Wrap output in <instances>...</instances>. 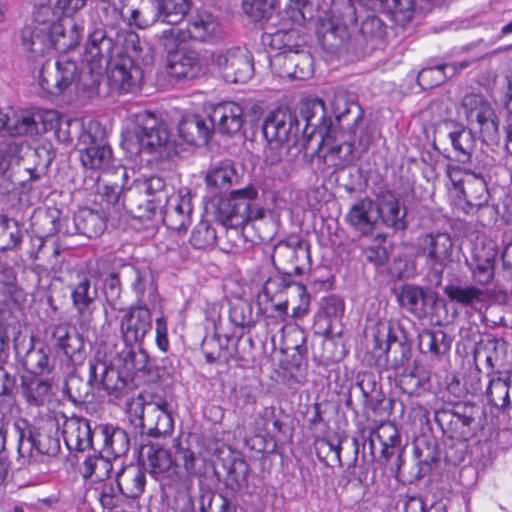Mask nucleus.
I'll use <instances>...</instances> for the list:
<instances>
[{
	"label": "nucleus",
	"mask_w": 512,
	"mask_h": 512,
	"mask_svg": "<svg viewBox=\"0 0 512 512\" xmlns=\"http://www.w3.org/2000/svg\"><path fill=\"white\" fill-rule=\"evenodd\" d=\"M123 274L128 276L132 291L136 295V306L148 308H157L160 306V295L158 286L152 272L148 268H138L128 263L123 270Z\"/></svg>",
	"instance_id": "a878e982"
},
{
	"label": "nucleus",
	"mask_w": 512,
	"mask_h": 512,
	"mask_svg": "<svg viewBox=\"0 0 512 512\" xmlns=\"http://www.w3.org/2000/svg\"><path fill=\"white\" fill-rule=\"evenodd\" d=\"M399 387L409 396H420L430 388L429 377L419 370L402 373L399 377Z\"/></svg>",
	"instance_id": "69168bd1"
},
{
	"label": "nucleus",
	"mask_w": 512,
	"mask_h": 512,
	"mask_svg": "<svg viewBox=\"0 0 512 512\" xmlns=\"http://www.w3.org/2000/svg\"><path fill=\"white\" fill-rule=\"evenodd\" d=\"M108 217L104 211L82 208L74 214L72 227L67 224L65 230L58 228L57 232L68 235L80 234L88 238H96L105 231Z\"/></svg>",
	"instance_id": "2f4dec72"
},
{
	"label": "nucleus",
	"mask_w": 512,
	"mask_h": 512,
	"mask_svg": "<svg viewBox=\"0 0 512 512\" xmlns=\"http://www.w3.org/2000/svg\"><path fill=\"white\" fill-rule=\"evenodd\" d=\"M331 106L340 127H365L363 124L364 112L354 93L344 88L335 89Z\"/></svg>",
	"instance_id": "c85d7f7f"
},
{
	"label": "nucleus",
	"mask_w": 512,
	"mask_h": 512,
	"mask_svg": "<svg viewBox=\"0 0 512 512\" xmlns=\"http://www.w3.org/2000/svg\"><path fill=\"white\" fill-rule=\"evenodd\" d=\"M387 25L376 15H366L360 23L359 35L361 36L365 51H373L386 44L388 35Z\"/></svg>",
	"instance_id": "8fccbe9b"
},
{
	"label": "nucleus",
	"mask_w": 512,
	"mask_h": 512,
	"mask_svg": "<svg viewBox=\"0 0 512 512\" xmlns=\"http://www.w3.org/2000/svg\"><path fill=\"white\" fill-rule=\"evenodd\" d=\"M114 362V365L108 364L117 369L120 375L127 379L130 383V391L133 388L132 375L146 369L148 354L141 345L124 343L123 349L117 353Z\"/></svg>",
	"instance_id": "f704fd0d"
},
{
	"label": "nucleus",
	"mask_w": 512,
	"mask_h": 512,
	"mask_svg": "<svg viewBox=\"0 0 512 512\" xmlns=\"http://www.w3.org/2000/svg\"><path fill=\"white\" fill-rule=\"evenodd\" d=\"M22 150L23 146L12 139L0 140V173L4 178L12 177L9 174L10 167L13 164H19Z\"/></svg>",
	"instance_id": "0e129e2a"
},
{
	"label": "nucleus",
	"mask_w": 512,
	"mask_h": 512,
	"mask_svg": "<svg viewBox=\"0 0 512 512\" xmlns=\"http://www.w3.org/2000/svg\"><path fill=\"white\" fill-rule=\"evenodd\" d=\"M418 346L421 353L438 358L450 350L451 339L443 330L424 329L418 335Z\"/></svg>",
	"instance_id": "864d4df0"
},
{
	"label": "nucleus",
	"mask_w": 512,
	"mask_h": 512,
	"mask_svg": "<svg viewBox=\"0 0 512 512\" xmlns=\"http://www.w3.org/2000/svg\"><path fill=\"white\" fill-rule=\"evenodd\" d=\"M52 385L50 381L30 378L23 380L22 390L26 401L30 405L42 406L51 394Z\"/></svg>",
	"instance_id": "e2e57ef3"
},
{
	"label": "nucleus",
	"mask_w": 512,
	"mask_h": 512,
	"mask_svg": "<svg viewBox=\"0 0 512 512\" xmlns=\"http://www.w3.org/2000/svg\"><path fill=\"white\" fill-rule=\"evenodd\" d=\"M53 345L62 351L71 361L83 358L84 341L76 328L68 323H59L50 327Z\"/></svg>",
	"instance_id": "c9c22d12"
},
{
	"label": "nucleus",
	"mask_w": 512,
	"mask_h": 512,
	"mask_svg": "<svg viewBox=\"0 0 512 512\" xmlns=\"http://www.w3.org/2000/svg\"><path fill=\"white\" fill-rule=\"evenodd\" d=\"M290 26L291 24L284 23L283 28L274 32L266 31L262 36L263 44L270 47L274 53L306 49L305 37Z\"/></svg>",
	"instance_id": "ea45409f"
},
{
	"label": "nucleus",
	"mask_w": 512,
	"mask_h": 512,
	"mask_svg": "<svg viewBox=\"0 0 512 512\" xmlns=\"http://www.w3.org/2000/svg\"><path fill=\"white\" fill-rule=\"evenodd\" d=\"M123 206L138 219L150 220L159 213V206H156L150 198L143 193L133 191L131 186L122 196Z\"/></svg>",
	"instance_id": "603ef678"
},
{
	"label": "nucleus",
	"mask_w": 512,
	"mask_h": 512,
	"mask_svg": "<svg viewBox=\"0 0 512 512\" xmlns=\"http://www.w3.org/2000/svg\"><path fill=\"white\" fill-rule=\"evenodd\" d=\"M478 413L479 408L475 404L460 402L452 408L436 410L434 420L448 438L464 442L475 433L473 425Z\"/></svg>",
	"instance_id": "9b49d317"
},
{
	"label": "nucleus",
	"mask_w": 512,
	"mask_h": 512,
	"mask_svg": "<svg viewBox=\"0 0 512 512\" xmlns=\"http://www.w3.org/2000/svg\"><path fill=\"white\" fill-rule=\"evenodd\" d=\"M188 38L198 41H214L222 36V26L216 16L203 11L193 15L186 29Z\"/></svg>",
	"instance_id": "37998d69"
},
{
	"label": "nucleus",
	"mask_w": 512,
	"mask_h": 512,
	"mask_svg": "<svg viewBox=\"0 0 512 512\" xmlns=\"http://www.w3.org/2000/svg\"><path fill=\"white\" fill-rule=\"evenodd\" d=\"M453 241L447 233H430L420 239L419 254L425 258L429 275L435 285H440L443 273L451 261Z\"/></svg>",
	"instance_id": "2eb2a0df"
},
{
	"label": "nucleus",
	"mask_w": 512,
	"mask_h": 512,
	"mask_svg": "<svg viewBox=\"0 0 512 512\" xmlns=\"http://www.w3.org/2000/svg\"><path fill=\"white\" fill-rule=\"evenodd\" d=\"M375 202L370 198H363L351 206L346 215L347 223L360 232L362 235H370L373 233L378 222L377 215L374 217Z\"/></svg>",
	"instance_id": "c03bdc74"
},
{
	"label": "nucleus",
	"mask_w": 512,
	"mask_h": 512,
	"mask_svg": "<svg viewBox=\"0 0 512 512\" xmlns=\"http://www.w3.org/2000/svg\"><path fill=\"white\" fill-rule=\"evenodd\" d=\"M178 133L186 143L205 145L213 133L210 118L205 119L198 115L184 118L178 125Z\"/></svg>",
	"instance_id": "49530a36"
},
{
	"label": "nucleus",
	"mask_w": 512,
	"mask_h": 512,
	"mask_svg": "<svg viewBox=\"0 0 512 512\" xmlns=\"http://www.w3.org/2000/svg\"><path fill=\"white\" fill-rule=\"evenodd\" d=\"M383 10L399 26L409 24L415 12L414 0H379Z\"/></svg>",
	"instance_id": "bf43d9fd"
},
{
	"label": "nucleus",
	"mask_w": 512,
	"mask_h": 512,
	"mask_svg": "<svg viewBox=\"0 0 512 512\" xmlns=\"http://www.w3.org/2000/svg\"><path fill=\"white\" fill-rule=\"evenodd\" d=\"M126 405L131 422L141 429L142 434L159 437L173 431L174 421L166 400L157 397L148 401L139 394Z\"/></svg>",
	"instance_id": "6e6552de"
},
{
	"label": "nucleus",
	"mask_w": 512,
	"mask_h": 512,
	"mask_svg": "<svg viewBox=\"0 0 512 512\" xmlns=\"http://www.w3.org/2000/svg\"><path fill=\"white\" fill-rule=\"evenodd\" d=\"M76 72V62L66 57L56 62L47 60L39 70V85L49 95H60L75 82Z\"/></svg>",
	"instance_id": "412c9836"
},
{
	"label": "nucleus",
	"mask_w": 512,
	"mask_h": 512,
	"mask_svg": "<svg viewBox=\"0 0 512 512\" xmlns=\"http://www.w3.org/2000/svg\"><path fill=\"white\" fill-rule=\"evenodd\" d=\"M462 108L467 122L478 124L483 143L494 145L499 142V120L489 102L481 95L471 93L465 95L462 99Z\"/></svg>",
	"instance_id": "4468645a"
},
{
	"label": "nucleus",
	"mask_w": 512,
	"mask_h": 512,
	"mask_svg": "<svg viewBox=\"0 0 512 512\" xmlns=\"http://www.w3.org/2000/svg\"><path fill=\"white\" fill-rule=\"evenodd\" d=\"M214 216L223 227L238 229L251 221L264 218L265 209L259 202L257 188L248 185L231 191L226 198H220Z\"/></svg>",
	"instance_id": "423d86ee"
},
{
	"label": "nucleus",
	"mask_w": 512,
	"mask_h": 512,
	"mask_svg": "<svg viewBox=\"0 0 512 512\" xmlns=\"http://www.w3.org/2000/svg\"><path fill=\"white\" fill-rule=\"evenodd\" d=\"M24 368L34 375H45L52 372L55 366V358L52 349L48 345H32L25 353Z\"/></svg>",
	"instance_id": "3c124183"
},
{
	"label": "nucleus",
	"mask_w": 512,
	"mask_h": 512,
	"mask_svg": "<svg viewBox=\"0 0 512 512\" xmlns=\"http://www.w3.org/2000/svg\"><path fill=\"white\" fill-rule=\"evenodd\" d=\"M345 304L342 298L330 295L321 299L319 310L315 316L314 328L316 333L332 337L340 325L344 315Z\"/></svg>",
	"instance_id": "473e14b6"
},
{
	"label": "nucleus",
	"mask_w": 512,
	"mask_h": 512,
	"mask_svg": "<svg viewBox=\"0 0 512 512\" xmlns=\"http://www.w3.org/2000/svg\"><path fill=\"white\" fill-rule=\"evenodd\" d=\"M126 266L128 263L122 260L101 258L97 260L95 269L91 271V276L97 278V283H101L105 300L113 310H122L121 279L128 281V276L123 274Z\"/></svg>",
	"instance_id": "a211bd4d"
},
{
	"label": "nucleus",
	"mask_w": 512,
	"mask_h": 512,
	"mask_svg": "<svg viewBox=\"0 0 512 512\" xmlns=\"http://www.w3.org/2000/svg\"><path fill=\"white\" fill-rule=\"evenodd\" d=\"M201 70L199 54L194 50H179L167 56V72L177 79H193Z\"/></svg>",
	"instance_id": "a19ab883"
},
{
	"label": "nucleus",
	"mask_w": 512,
	"mask_h": 512,
	"mask_svg": "<svg viewBox=\"0 0 512 512\" xmlns=\"http://www.w3.org/2000/svg\"><path fill=\"white\" fill-rule=\"evenodd\" d=\"M272 261L281 275L268 279L264 286L266 293H276L280 288L291 287L294 284L291 279L293 275L300 276L310 270V246L300 239L280 242L274 248Z\"/></svg>",
	"instance_id": "0eeeda50"
},
{
	"label": "nucleus",
	"mask_w": 512,
	"mask_h": 512,
	"mask_svg": "<svg viewBox=\"0 0 512 512\" xmlns=\"http://www.w3.org/2000/svg\"><path fill=\"white\" fill-rule=\"evenodd\" d=\"M300 117L305 123L303 130L300 131V141L303 148H306L314 134L318 133L322 139L329 134L332 122L326 117L325 105L321 99H308L302 102Z\"/></svg>",
	"instance_id": "cd10ccee"
},
{
	"label": "nucleus",
	"mask_w": 512,
	"mask_h": 512,
	"mask_svg": "<svg viewBox=\"0 0 512 512\" xmlns=\"http://www.w3.org/2000/svg\"><path fill=\"white\" fill-rule=\"evenodd\" d=\"M226 471L225 485L234 492L240 491L247 486L249 473L248 463L241 458H233L223 464Z\"/></svg>",
	"instance_id": "052dcab7"
},
{
	"label": "nucleus",
	"mask_w": 512,
	"mask_h": 512,
	"mask_svg": "<svg viewBox=\"0 0 512 512\" xmlns=\"http://www.w3.org/2000/svg\"><path fill=\"white\" fill-rule=\"evenodd\" d=\"M95 435L96 439L102 443L103 449L115 456V461L129 451L130 438L122 428L100 424L95 427Z\"/></svg>",
	"instance_id": "a18cd8bd"
},
{
	"label": "nucleus",
	"mask_w": 512,
	"mask_h": 512,
	"mask_svg": "<svg viewBox=\"0 0 512 512\" xmlns=\"http://www.w3.org/2000/svg\"><path fill=\"white\" fill-rule=\"evenodd\" d=\"M236 179V169L229 160L222 161L219 165L212 167L205 177L207 186L218 189L230 187Z\"/></svg>",
	"instance_id": "680f3d73"
},
{
	"label": "nucleus",
	"mask_w": 512,
	"mask_h": 512,
	"mask_svg": "<svg viewBox=\"0 0 512 512\" xmlns=\"http://www.w3.org/2000/svg\"><path fill=\"white\" fill-rule=\"evenodd\" d=\"M399 326L392 322L379 321L373 327L374 353L378 358L385 356V361L393 369L403 367L411 357V346L399 339Z\"/></svg>",
	"instance_id": "f8f14e48"
},
{
	"label": "nucleus",
	"mask_w": 512,
	"mask_h": 512,
	"mask_svg": "<svg viewBox=\"0 0 512 512\" xmlns=\"http://www.w3.org/2000/svg\"><path fill=\"white\" fill-rule=\"evenodd\" d=\"M192 212V194L188 189H184L178 193H171L158 214L168 229L180 232L191 224Z\"/></svg>",
	"instance_id": "5701e85b"
},
{
	"label": "nucleus",
	"mask_w": 512,
	"mask_h": 512,
	"mask_svg": "<svg viewBox=\"0 0 512 512\" xmlns=\"http://www.w3.org/2000/svg\"><path fill=\"white\" fill-rule=\"evenodd\" d=\"M124 44L130 54H117L112 56L110 83L121 92H133L140 88L143 79V70L137 61L150 65L154 56L149 47L144 48L139 35L134 31H126Z\"/></svg>",
	"instance_id": "39448f33"
},
{
	"label": "nucleus",
	"mask_w": 512,
	"mask_h": 512,
	"mask_svg": "<svg viewBox=\"0 0 512 512\" xmlns=\"http://www.w3.org/2000/svg\"><path fill=\"white\" fill-rule=\"evenodd\" d=\"M133 191L143 193L150 198L156 206L162 207L171 195L166 182L159 176H152L146 179H138L133 185Z\"/></svg>",
	"instance_id": "5fc2aeb1"
},
{
	"label": "nucleus",
	"mask_w": 512,
	"mask_h": 512,
	"mask_svg": "<svg viewBox=\"0 0 512 512\" xmlns=\"http://www.w3.org/2000/svg\"><path fill=\"white\" fill-rule=\"evenodd\" d=\"M116 483L122 495L137 498L145 488V472L138 465L121 467L116 473Z\"/></svg>",
	"instance_id": "de8ad7c7"
},
{
	"label": "nucleus",
	"mask_w": 512,
	"mask_h": 512,
	"mask_svg": "<svg viewBox=\"0 0 512 512\" xmlns=\"http://www.w3.org/2000/svg\"><path fill=\"white\" fill-rule=\"evenodd\" d=\"M347 138L329 146L324 154V162L331 167L342 169L353 164L366 153L372 142V134L367 127H346Z\"/></svg>",
	"instance_id": "ddd939ff"
},
{
	"label": "nucleus",
	"mask_w": 512,
	"mask_h": 512,
	"mask_svg": "<svg viewBox=\"0 0 512 512\" xmlns=\"http://www.w3.org/2000/svg\"><path fill=\"white\" fill-rule=\"evenodd\" d=\"M115 47L113 35H110L105 28H91L82 58V70H77L75 82L72 83L78 93H82L87 98L98 94L103 72L111 71L112 53ZM108 77L110 78V74Z\"/></svg>",
	"instance_id": "f03ea898"
},
{
	"label": "nucleus",
	"mask_w": 512,
	"mask_h": 512,
	"mask_svg": "<svg viewBox=\"0 0 512 512\" xmlns=\"http://www.w3.org/2000/svg\"><path fill=\"white\" fill-rule=\"evenodd\" d=\"M497 254L495 247L482 243L474 245L465 256V264L474 284L488 286L493 283Z\"/></svg>",
	"instance_id": "b1692460"
},
{
	"label": "nucleus",
	"mask_w": 512,
	"mask_h": 512,
	"mask_svg": "<svg viewBox=\"0 0 512 512\" xmlns=\"http://www.w3.org/2000/svg\"><path fill=\"white\" fill-rule=\"evenodd\" d=\"M46 129L45 113L39 109L21 110L8 117L7 131L14 137L36 135Z\"/></svg>",
	"instance_id": "e433bc0d"
},
{
	"label": "nucleus",
	"mask_w": 512,
	"mask_h": 512,
	"mask_svg": "<svg viewBox=\"0 0 512 512\" xmlns=\"http://www.w3.org/2000/svg\"><path fill=\"white\" fill-rule=\"evenodd\" d=\"M447 175L459 189L469 210H477L488 203L489 191L483 173L449 165Z\"/></svg>",
	"instance_id": "dca6fc26"
},
{
	"label": "nucleus",
	"mask_w": 512,
	"mask_h": 512,
	"mask_svg": "<svg viewBox=\"0 0 512 512\" xmlns=\"http://www.w3.org/2000/svg\"><path fill=\"white\" fill-rule=\"evenodd\" d=\"M62 36L37 25H26L21 31L22 44L34 57L44 56L55 48Z\"/></svg>",
	"instance_id": "58836bf2"
},
{
	"label": "nucleus",
	"mask_w": 512,
	"mask_h": 512,
	"mask_svg": "<svg viewBox=\"0 0 512 512\" xmlns=\"http://www.w3.org/2000/svg\"><path fill=\"white\" fill-rule=\"evenodd\" d=\"M375 202L377 220L393 232L404 231L408 227L407 208L399 196L391 190L380 191Z\"/></svg>",
	"instance_id": "393cba45"
},
{
	"label": "nucleus",
	"mask_w": 512,
	"mask_h": 512,
	"mask_svg": "<svg viewBox=\"0 0 512 512\" xmlns=\"http://www.w3.org/2000/svg\"><path fill=\"white\" fill-rule=\"evenodd\" d=\"M18 438V458L20 469L31 470L40 462L43 455L54 457L60 451V439L44 430L36 429L26 420L15 422Z\"/></svg>",
	"instance_id": "1a4fd4ad"
},
{
	"label": "nucleus",
	"mask_w": 512,
	"mask_h": 512,
	"mask_svg": "<svg viewBox=\"0 0 512 512\" xmlns=\"http://www.w3.org/2000/svg\"><path fill=\"white\" fill-rule=\"evenodd\" d=\"M209 118L213 132L231 136L240 132L244 123V110L236 102H222L213 107Z\"/></svg>",
	"instance_id": "7c9ffc66"
},
{
	"label": "nucleus",
	"mask_w": 512,
	"mask_h": 512,
	"mask_svg": "<svg viewBox=\"0 0 512 512\" xmlns=\"http://www.w3.org/2000/svg\"><path fill=\"white\" fill-rule=\"evenodd\" d=\"M271 71L281 78L306 80L313 75V57L307 50L271 53Z\"/></svg>",
	"instance_id": "aec40b11"
},
{
	"label": "nucleus",
	"mask_w": 512,
	"mask_h": 512,
	"mask_svg": "<svg viewBox=\"0 0 512 512\" xmlns=\"http://www.w3.org/2000/svg\"><path fill=\"white\" fill-rule=\"evenodd\" d=\"M29 25H37L39 28L51 30L54 35H65L61 13L47 4H41L34 8L32 22Z\"/></svg>",
	"instance_id": "6e6d98bb"
},
{
	"label": "nucleus",
	"mask_w": 512,
	"mask_h": 512,
	"mask_svg": "<svg viewBox=\"0 0 512 512\" xmlns=\"http://www.w3.org/2000/svg\"><path fill=\"white\" fill-rule=\"evenodd\" d=\"M480 285H460L448 284L444 287V294L450 302L456 303L462 307L477 309L482 306L486 300L487 293Z\"/></svg>",
	"instance_id": "09e8293b"
},
{
	"label": "nucleus",
	"mask_w": 512,
	"mask_h": 512,
	"mask_svg": "<svg viewBox=\"0 0 512 512\" xmlns=\"http://www.w3.org/2000/svg\"><path fill=\"white\" fill-rule=\"evenodd\" d=\"M212 63L221 71L226 82L245 83L254 73L252 56L248 50L232 47L212 55Z\"/></svg>",
	"instance_id": "6ab92c4d"
},
{
	"label": "nucleus",
	"mask_w": 512,
	"mask_h": 512,
	"mask_svg": "<svg viewBox=\"0 0 512 512\" xmlns=\"http://www.w3.org/2000/svg\"><path fill=\"white\" fill-rule=\"evenodd\" d=\"M97 297V283L92 285L91 279L88 277L81 278L72 289L71 299L81 327L88 328L90 326Z\"/></svg>",
	"instance_id": "72a5a7b5"
},
{
	"label": "nucleus",
	"mask_w": 512,
	"mask_h": 512,
	"mask_svg": "<svg viewBox=\"0 0 512 512\" xmlns=\"http://www.w3.org/2000/svg\"><path fill=\"white\" fill-rule=\"evenodd\" d=\"M63 436L70 450L85 451L94 448L95 429L92 431L90 423L82 417H72L66 421Z\"/></svg>",
	"instance_id": "4c0bfd02"
},
{
	"label": "nucleus",
	"mask_w": 512,
	"mask_h": 512,
	"mask_svg": "<svg viewBox=\"0 0 512 512\" xmlns=\"http://www.w3.org/2000/svg\"><path fill=\"white\" fill-rule=\"evenodd\" d=\"M340 438L334 442L331 439L322 438L315 442L316 454L325 465L333 467L335 464L342 466Z\"/></svg>",
	"instance_id": "774afa93"
},
{
	"label": "nucleus",
	"mask_w": 512,
	"mask_h": 512,
	"mask_svg": "<svg viewBox=\"0 0 512 512\" xmlns=\"http://www.w3.org/2000/svg\"><path fill=\"white\" fill-rule=\"evenodd\" d=\"M128 121L121 145L130 155L146 153L156 159H167L177 154L167 125L156 114L143 110L130 114Z\"/></svg>",
	"instance_id": "f257e3e1"
},
{
	"label": "nucleus",
	"mask_w": 512,
	"mask_h": 512,
	"mask_svg": "<svg viewBox=\"0 0 512 512\" xmlns=\"http://www.w3.org/2000/svg\"><path fill=\"white\" fill-rule=\"evenodd\" d=\"M80 160L91 169H108L113 162L111 147L104 139V132L98 124H89L79 138Z\"/></svg>",
	"instance_id": "f3484780"
},
{
	"label": "nucleus",
	"mask_w": 512,
	"mask_h": 512,
	"mask_svg": "<svg viewBox=\"0 0 512 512\" xmlns=\"http://www.w3.org/2000/svg\"><path fill=\"white\" fill-rule=\"evenodd\" d=\"M298 116L288 109L278 108L272 111L262 124V133L268 142L264 149L267 165L283 162V155L290 148L301 145Z\"/></svg>",
	"instance_id": "20e7f679"
},
{
	"label": "nucleus",
	"mask_w": 512,
	"mask_h": 512,
	"mask_svg": "<svg viewBox=\"0 0 512 512\" xmlns=\"http://www.w3.org/2000/svg\"><path fill=\"white\" fill-rule=\"evenodd\" d=\"M350 33L345 24L327 21L318 28V40L327 53L341 54L347 49Z\"/></svg>",
	"instance_id": "79ce46f5"
},
{
	"label": "nucleus",
	"mask_w": 512,
	"mask_h": 512,
	"mask_svg": "<svg viewBox=\"0 0 512 512\" xmlns=\"http://www.w3.org/2000/svg\"><path fill=\"white\" fill-rule=\"evenodd\" d=\"M146 456L150 475L160 483L166 494L187 495L193 486V480L182 475L177 463L169 451L163 447L151 444L142 447Z\"/></svg>",
	"instance_id": "9d476101"
},
{
	"label": "nucleus",
	"mask_w": 512,
	"mask_h": 512,
	"mask_svg": "<svg viewBox=\"0 0 512 512\" xmlns=\"http://www.w3.org/2000/svg\"><path fill=\"white\" fill-rule=\"evenodd\" d=\"M396 298L401 308L417 319H425L433 313L439 295L429 288L406 283L398 288Z\"/></svg>",
	"instance_id": "4be33fe9"
},
{
	"label": "nucleus",
	"mask_w": 512,
	"mask_h": 512,
	"mask_svg": "<svg viewBox=\"0 0 512 512\" xmlns=\"http://www.w3.org/2000/svg\"><path fill=\"white\" fill-rule=\"evenodd\" d=\"M144 306H133L121 320V332L126 344L142 345L145 336L152 329L151 310Z\"/></svg>",
	"instance_id": "c756f323"
},
{
	"label": "nucleus",
	"mask_w": 512,
	"mask_h": 512,
	"mask_svg": "<svg viewBox=\"0 0 512 512\" xmlns=\"http://www.w3.org/2000/svg\"><path fill=\"white\" fill-rule=\"evenodd\" d=\"M22 239V232L18 221L0 215V250L15 248Z\"/></svg>",
	"instance_id": "338daca9"
},
{
	"label": "nucleus",
	"mask_w": 512,
	"mask_h": 512,
	"mask_svg": "<svg viewBox=\"0 0 512 512\" xmlns=\"http://www.w3.org/2000/svg\"><path fill=\"white\" fill-rule=\"evenodd\" d=\"M438 133L440 135L444 133L451 145L452 155L447 154L445 157L460 163L470 161L476 145L475 136L471 129L454 120H446L442 123Z\"/></svg>",
	"instance_id": "bb28decb"
},
{
	"label": "nucleus",
	"mask_w": 512,
	"mask_h": 512,
	"mask_svg": "<svg viewBox=\"0 0 512 512\" xmlns=\"http://www.w3.org/2000/svg\"><path fill=\"white\" fill-rule=\"evenodd\" d=\"M161 22L175 26L180 23L191 9L190 0H156Z\"/></svg>",
	"instance_id": "4d7b16f0"
},
{
	"label": "nucleus",
	"mask_w": 512,
	"mask_h": 512,
	"mask_svg": "<svg viewBox=\"0 0 512 512\" xmlns=\"http://www.w3.org/2000/svg\"><path fill=\"white\" fill-rule=\"evenodd\" d=\"M130 383L108 362L93 358L89 361V378L84 381L77 374H70L65 382L64 391L75 404L89 402L93 398L94 388H103L109 396L120 399L129 393Z\"/></svg>",
	"instance_id": "7ed1b4c3"
},
{
	"label": "nucleus",
	"mask_w": 512,
	"mask_h": 512,
	"mask_svg": "<svg viewBox=\"0 0 512 512\" xmlns=\"http://www.w3.org/2000/svg\"><path fill=\"white\" fill-rule=\"evenodd\" d=\"M230 338L225 335L221 337L218 334L204 338L201 350L208 363H227L230 357L228 343Z\"/></svg>",
	"instance_id": "13d9d810"
}]
</instances>
